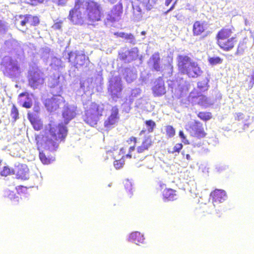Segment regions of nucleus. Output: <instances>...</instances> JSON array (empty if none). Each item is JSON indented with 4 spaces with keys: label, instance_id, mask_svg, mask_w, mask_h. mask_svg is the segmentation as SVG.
Instances as JSON below:
<instances>
[{
    "label": "nucleus",
    "instance_id": "1",
    "mask_svg": "<svg viewBox=\"0 0 254 254\" xmlns=\"http://www.w3.org/2000/svg\"><path fill=\"white\" fill-rule=\"evenodd\" d=\"M102 7L98 3L90 0H77L74 9L69 12V19L74 24L82 25L101 20Z\"/></svg>",
    "mask_w": 254,
    "mask_h": 254
},
{
    "label": "nucleus",
    "instance_id": "2",
    "mask_svg": "<svg viewBox=\"0 0 254 254\" xmlns=\"http://www.w3.org/2000/svg\"><path fill=\"white\" fill-rule=\"evenodd\" d=\"M50 136L47 137L45 141V148L51 152L57 150L59 143L64 140L67 134L66 127L59 125L56 128L51 127L49 130Z\"/></svg>",
    "mask_w": 254,
    "mask_h": 254
},
{
    "label": "nucleus",
    "instance_id": "3",
    "mask_svg": "<svg viewBox=\"0 0 254 254\" xmlns=\"http://www.w3.org/2000/svg\"><path fill=\"white\" fill-rule=\"evenodd\" d=\"M104 111L103 105L92 104L83 116L84 121L91 127L96 125Z\"/></svg>",
    "mask_w": 254,
    "mask_h": 254
},
{
    "label": "nucleus",
    "instance_id": "4",
    "mask_svg": "<svg viewBox=\"0 0 254 254\" xmlns=\"http://www.w3.org/2000/svg\"><path fill=\"white\" fill-rule=\"evenodd\" d=\"M68 62L74 64V70H69V75L71 77L75 76L74 73L75 68H77L78 66H81L85 64H87L89 63L88 58L86 57L84 53L82 51H75L74 52L71 51L68 53L67 58Z\"/></svg>",
    "mask_w": 254,
    "mask_h": 254
},
{
    "label": "nucleus",
    "instance_id": "5",
    "mask_svg": "<svg viewBox=\"0 0 254 254\" xmlns=\"http://www.w3.org/2000/svg\"><path fill=\"white\" fill-rule=\"evenodd\" d=\"M108 92L112 99L117 101L121 97L122 91V85L121 78L119 76H113L109 82Z\"/></svg>",
    "mask_w": 254,
    "mask_h": 254
},
{
    "label": "nucleus",
    "instance_id": "6",
    "mask_svg": "<svg viewBox=\"0 0 254 254\" xmlns=\"http://www.w3.org/2000/svg\"><path fill=\"white\" fill-rule=\"evenodd\" d=\"M1 65L5 74L10 76L16 75L18 70L17 64L9 56H5L1 62Z\"/></svg>",
    "mask_w": 254,
    "mask_h": 254
},
{
    "label": "nucleus",
    "instance_id": "7",
    "mask_svg": "<svg viewBox=\"0 0 254 254\" xmlns=\"http://www.w3.org/2000/svg\"><path fill=\"white\" fill-rule=\"evenodd\" d=\"M189 100L193 105H199L205 107L211 104L206 96L198 92L196 89H194L190 93Z\"/></svg>",
    "mask_w": 254,
    "mask_h": 254
},
{
    "label": "nucleus",
    "instance_id": "8",
    "mask_svg": "<svg viewBox=\"0 0 254 254\" xmlns=\"http://www.w3.org/2000/svg\"><path fill=\"white\" fill-rule=\"evenodd\" d=\"M29 85L33 89L37 88L44 83L43 73L38 69L29 71Z\"/></svg>",
    "mask_w": 254,
    "mask_h": 254
},
{
    "label": "nucleus",
    "instance_id": "9",
    "mask_svg": "<svg viewBox=\"0 0 254 254\" xmlns=\"http://www.w3.org/2000/svg\"><path fill=\"white\" fill-rule=\"evenodd\" d=\"M64 103V99L59 94H54L51 98L45 101V106L47 110L50 112L56 111Z\"/></svg>",
    "mask_w": 254,
    "mask_h": 254
},
{
    "label": "nucleus",
    "instance_id": "10",
    "mask_svg": "<svg viewBox=\"0 0 254 254\" xmlns=\"http://www.w3.org/2000/svg\"><path fill=\"white\" fill-rule=\"evenodd\" d=\"M188 130L191 136L197 138H202L205 135L202 124L198 122L191 123Z\"/></svg>",
    "mask_w": 254,
    "mask_h": 254
},
{
    "label": "nucleus",
    "instance_id": "11",
    "mask_svg": "<svg viewBox=\"0 0 254 254\" xmlns=\"http://www.w3.org/2000/svg\"><path fill=\"white\" fill-rule=\"evenodd\" d=\"M178 68L180 72L183 73L191 65L194 61L188 56L180 55L177 58Z\"/></svg>",
    "mask_w": 254,
    "mask_h": 254
},
{
    "label": "nucleus",
    "instance_id": "12",
    "mask_svg": "<svg viewBox=\"0 0 254 254\" xmlns=\"http://www.w3.org/2000/svg\"><path fill=\"white\" fill-rule=\"evenodd\" d=\"M76 107L73 105L66 104L64 105L62 111V116L64 123L67 125L76 115Z\"/></svg>",
    "mask_w": 254,
    "mask_h": 254
},
{
    "label": "nucleus",
    "instance_id": "13",
    "mask_svg": "<svg viewBox=\"0 0 254 254\" xmlns=\"http://www.w3.org/2000/svg\"><path fill=\"white\" fill-rule=\"evenodd\" d=\"M148 65L153 70L160 71L162 70L163 66L161 64V59L158 53H154L150 57Z\"/></svg>",
    "mask_w": 254,
    "mask_h": 254
},
{
    "label": "nucleus",
    "instance_id": "14",
    "mask_svg": "<svg viewBox=\"0 0 254 254\" xmlns=\"http://www.w3.org/2000/svg\"><path fill=\"white\" fill-rule=\"evenodd\" d=\"M138 50L137 48L134 47L130 50H127L119 54L120 58L125 63H130L135 60L138 57Z\"/></svg>",
    "mask_w": 254,
    "mask_h": 254
},
{
    "label": "nucleus",
    "instance_id": "15",
    "mask_svg": "<svg viewBox=\"0 0 254 254\" xmlns=\"http://www.w3.org/2000/svg\"><path fill=\"white\" fill-rule=\"evenodd\" d=\"M203 71L201 69L198 63L194 61L191 65L183 74H186L190 78H197L200 76Z\"/></svg>",
    "mask_w": 254,
    "mask_h": 254
},
{
    "label": "nucleus",
    "instance_id": "16",
    "mask_svg": "<svg viewBox=\"0 0 254 254\" xmlns=\"http://www.w3.org/2000/svg\"><path fill=\"white\" fill-rule=\"evenodd\" d=\"M123 12V6L122 3H119L114 6L111 11V14H108L106 19L111 22L118 21Z\"/></svg>",
    "mask_w": 254,
    "mask_h": 254
},
{
    "label": "nucleus",
    "instance_id": "17",
    "mask_svg": "<svg viewBox=\"0 0 254 254\" xmlns=\"http://www.w3.org/2000/svg\"><path fill=\"white\" fill-rule=\"evenodd\" d=\"M152 90L154 94L157 96H162L166 93L164 81L162 77H159L155 80Z\"/></svg>",
    "mask_w": 254,
    "mask_h": 254
},
{
    "label": "nucleus",
    "instance_id": "18",
    "mask_svg": "<svg viewBox=\"0 0 254 254\" xmlns=\"http://www.w3.org/2000/svg\"><path fill=\"white\" fill-rule=\"evenodd\" d=\"M18 47V43L17 41L13 39H10L6 40L0 50V56L5 52H10L13 50L17 49Z\"/></svg>",
    "mask_w": 254,
    "mask_h": 254
},
{
    "label": "nucleus",
    "instance_id": "19",
    "mask_svg": "<svg viewBox=\"0 0 254 254\" xmlns=\"http://www.w3.org/2000/svg\"><path fill=\"white\" fill-rule=\"evenodd\" d=\"M213 203H221L225 200L227 195L226 192L222 190L216 189L210 193Z\"/></svg>",
    "mask_w": 254,
    "mask_h": 254
},
{
    "label": "nucleus",
    "instance_id": "20",
    "mask_svg": "<svg viewBox=\"0 0 254 254\" xmlns=\"http://www.w3.org/2000/svg\"><path fill=\"white\" fill-rule=\"evenodd\" d=\"M59 77L52 78L48 82V86L51 88V92L53 95L59 94L62 89V86L60 84Z\"/></svg>",
    "mask_w": 254,
    "mask_h": 254
},
{
    "label": "nucleus",
    "instance_id": "21",
    "mask_svg": "<svg viewBox=\"0 0 254 254\" xmlns=\"http://www.w3.org/2000/svg\"><path fill=\"white\" fill-rule=\"evenodd\" d=\"M123 75L127 83H131L137 78L136 71L133 68H126L124 70Z\"/></svg>",
    "mask_w": 254,
    "mask_h": 254
},
{
    "label": "nucleus",
    "instance_id": "22",
    "mask_svg": "<svg viewBox=\"0 0 254 254\" xmlns=\"http://www.w3.org/2000/svg\"><path fill=\"white\" fill-rule=\"evenodd\" d=\"M207 22L202 21H196L193 25L192 32L194 36L200 35L206 29Z\"/></svg>",
    "mask_w": 254,
    "mask_h": 254
},
{
    "label": "nucleus",
    "instance_id": "23",
    "mask_svg": "<svg viewBox=\"0 0 254 254\" xmlns=\"http://www.w3.org/2000/svg\"><path fill=\"white\" fill-rule=\"evenodd\" d=\"M236 42V38L232 37L223 42H219L218 45L224 50L229 51L233 48L234 44Z\"/></svg>",
    "mask_w": 254,
    "mask_h": 254
},
{
    "label": "nucleus",
    "instance_id": "24",
    "mask_svg": "<svg viewBox=\"0 0 254 254\" xmlns=\"http://www.w3.org/2000/svg\"><path fill=\"white\" fill-rule=\"evenodd\" d=\"M232 32L229 29H222L219 31L217 35V44L220 42H223L228 39L231 36Z\"/></svg>",
    "mask_w": 254,
    "mask_h": 254
},
{
    "label": "nucleus",
    "instance_id": "25",
    "mask_svg": "<svg viewBox=\"0 0 254 254\" xmlns=\"http://www.w3.org/2000/svg\"><path fill=\"white\" fill-rule=\"evenodd\" d=\"M115 35L117 37L125 39L127 42H128L132 45H135L137 43V41L135 39L134 36L131 33H127L121 32L115 33Z\"/></svg>",
    "mask_w": 254,
    "mask_h": 254
},
{
    "label": "nucleus",
    "instance_id": "26",
    "mask_svg": "<svg viewBox=\"0 0 254 254\" xmlns=\"http://www.w3.org/2000/svg\"><path fill=\"white\" fill-rule=\"evenodd\" d=\"M129 240L136 245L143 244L144 241V236L139 232H134L130 234Z\"/></svg>",
    "mask_w": 254,
    "mask_h": 254
},
{
    "label": "nucleus",
    "instance_id": "27",
    "mask_svg": "<svg viewBox=\"0 0 254 254\" xmlns=\"http://www.w3.org/2000/svg\"><path fill=\"white\" fill-rule=\"evenodd\" d=\"M49 152L47 150L39 151V158L41 162L44 164H50L54 161L55 157L53 156H50L48 155Z\"/></svg>",
    "mask_w": 254,
    "mask_h": 254
},
{
    "label": "nucleus",
    "instance_id": "28",
    "mask_svg": "<svg viewBox=\"0 0 254 254\" xmlns=\"http://www.w3.org/2000/svg\"><path fill=\"white\" fill-rule=\"evenodd\" d=\"M209 79L205 77L201 81H199L197 83V88L199 90V92H204L208 90L209 88Z\"/></svg>",
    "mask_w": 254,
    "mask_h": 254
},
{
    "label": "nucleus",
    "instance_id": "29",
    "mask_svg": "<svg viewBox=\"0 0 254 254\" xmlns=\"http://www.w3.org/2000/svg\"><path fill=\"white\" fill-rule=\"evenodd\" d=\"M133 16L134 20H140L142 16L141 8L139 5L136 3H132Z\"/></svg>",
    "mask_w": 254,
    "mask_h": 254
},
{
    "label": "nucleus",
    "instance_id": "30",
    "mask_svg": "<svg viewBox=\"0 0 254 254\" xmlns=\"http://www.w3.org/2000/svg\"><path fill=\"white\" fill-rule=\"evenodd\" d=\"M163 198L168 200H174L176 199V190L171 189H166L163 192Z\"/></svg>",
    "mask_w": 254,
    "mask_h": 254
},
{
    "label": "nucleus",
    "instance_id": "31",
    "mask_svg": "<svg viewBox=\"0 0 254 254\" xmlns=\"http://www.w3.org/2000/svg\"><path fill=\"white\" fill-rule=\"evenodd\" d=\"M28 118L33 125L34 128L36 130H40L42 127V125L37 121L32 113H28Z\"/></svg>",
    "mask_w": 254,
    "mask_h": 254
},
{
    "label": "nucleus",
    "instance_id": "32",
    "mask_svg": "<svg viewBox=\"0 0 254 254\" xmlns=\"http://www.w3.org/2000/svg\"><path fill=\"white\" fill-rule=\"evenodd\" d=\"M244 84H247V88H246L247 90H250L253 88L254 85V69L253 70L252 75L250 76H248L246 79Z\"/></svg>",
    "mask_w": 254,
    "mask_h": 254
},
{
    "label": "nucleus",
    "instance_id": "33",
    "mask_svg": "<svg viewBox=\"0 0 254 254\" xmlns=\"http://www.w3.org/2000/svg\"><path fill=\"white\" fill-rule=\"evenodd\" d=\"M246 48V42H245L244 40L243 41H240L239 43L237 51L235 55L236 56L243 55Z\"/></svg>",
    "mask_w": 254,
    "mask_h": 254
},
{
    "label": "nucleus",
    "instance_id": "34",
    "mask_svg": "<svg viewBox=\"0 0 254 254\" xmlns=\"http://www.w3.org/2000/svg\"><path fill=\"white\" fill-rule=\"evenodd\" d=\"M118 120L119 119L116 117L115 118L110 116L104 123L105 127L107 128L112 127L113 126L115 125L118 122Z\"/></svg>",
    "mask_w": 254,
    "mask_h": 254
},
{
    "label": "nucleus",
    "instance_id": "35",
    "mask_svg": "<svg viewBox=\"0 0 254 254\" xmlns=\"http://www.w3.org/2000/svg\"><path fill=\"white\" fill-rule=\"evenodd\" d=\"M208 61L210 65L213 66L217 64H221L223 62V59L219 57H209Z\"/></svg>",
    "mask_w": 254,
    "mask_h": 254
},
{
    "label": "nucleus",
    "instance_id": "36",
    "mask_svg": "<svg viewBox=\"0 0 254 254\" xmlns=\"http://www.w3.org/2000/svg\"><path fill=\"white\" fill-rule=\"evenodd\" d=\"M141 90L139 88H135L132 89L131 92V94L129 97V102H132L134 98L139 96Z\"/></svg>",
    "mask_w": 254,
    "mask_h": 254
},
{
    "label": "nucleus",
    "instance_id": "37",
    "mask_svg": "<svg viewBox=\"0 0 254 254\" xmlns=\"http://www.w3.org/2000/svg\"><path fill=\"white\" fill-rule=\"evenodd\" d=\"M4 197L9 198L11 201H13L14 200V199L16 198V201L17 202L19 201L18 197L15 196V194L13 191H10L9 190H6L5 191Z\"/></svg>",
    "mask_w": 254,
    "mask_h": 254
},
{
    "label": "nucleus",
    "instance_id": "38",
    "mask_svg": "<svg viewBox=\"0 0 254 254\" xmlns=\"http://www.w3.org/2000/svg\"><path fill=\"white\" fill-rule=\"evenodd\" d=\"M12 174H15L14 171L8 166L3 167L0 171V175H11Z\"/></svg>",
    "mask_w": 254,
    "mask_h": 254
},
{
    "label": "nucleus",
    "instance_id": "39",
    "mask_svg": "<svg viewBox=\"0 0 254 254\" xmlns=\"http://www.w3.org/2000/svg\"><path fill=\"white\" fill-rule=\"evenodd\" d=\"M152 141L151 137L150 136H146L142 143V145L144 148L148 149V148L152 145Z\"/></svg>",
    "mask_w": 254,
    "mask_h": 254
},
{
    "label": "nucleus",
    "instance_id": "40",
    "mask_svg": "<svg viewBox=\"0 0 254 254\" xmlns=\"http://www.w3.org/2000/svg\"><path fill=\"white\" fill-rule=\"evenodd\" d=\"M145 124L147 127L148 132H152L153 131L154 127L156 126L155 122L152 120H148L145 122Z\"/></svg>",
    "mask_w": 254,
    "mask_h": 254
},
{
    "label": "nucleus",
    "instance_id": "41",
    "mask_svg": "<svg viewBox=\"0 0 254 254\" xmlns=\"http://www.w3.org/2000/svg\"><path fill=\"white\" fill-rule=\"evenodd\" d=\"M10 115L11 118L14 119V122L16 121V120L18 118V111L14 105L11 109Z\"/></svg>",
    "mask_w": 254,
    "mask_h": 254
},
{
    "label": "nucleus",
    "instance_id": "42",
    "mask_svg": "<svg viewBox=\"0 0 254 254\" xmlns=\"http://www.w3.org/2000/svg\"><path fill=\"white\" fill-rule=\"evenodd\" d=\"M28 18H29V23L31 25H36L39 23V19L37 16H33L31 15H28Z\"/></svg>",
    "mask_w": 254,
    "mask_h": 254
},
{
    "label": "nucleus",
    "instance_id": "43",
    "mask_svg": "<svg viewBox=\"0 0 254 254\" xmlns=\"http://www.w3.org/2000/svg\"><path fill=\"white\" fill-rule=\"evenodd\" d=\"M18 169L21 170H22L23 172H20L19 171L17 173V175H25L26 173H27V171H28V169L27 168V166L25 164H20L18 166Z\"/></svg>",
    "mask_w": 254,
    "mask_h": 254
},
{
    "label": "nucleus",
    "instance_id": "44",
    "mask_svg": "<svg viewBox=\"0 0 254 254\" xmlns=\"http://www.w3.org/2000/svg\"><path fill=\"white\" fill-rule=\"evenodd\" d=\"M111 114L110 116L116 117L119 119V109L117 106H113L111 109Z\"/></svg>",
    "mask_w": 254,
    "mask_h": 254
},
{
    "label": "nucleus",
    "instance_id": "45",
    "mask_svg": "<svg viewBox=\"0 0 254 254\" xmlns=\"http://www.w3.org/2000/svg\"><path fill=\"white\" fill-rule=\"evenodd\" d=\"M166 132L170 137H172L174 136L175 134V130L173 127L168 126L166 128Z\"/></svg>",
    "mask_w": 254,
    "mask_h": 254
},
{
    "label": "nucleus",
    "instance_id": "46",
    "mask_svg": "<svg viewBox=\"0 0 254 254\" xmlns=\"http://www.w3.org/2000/svg\"><path fill=\"white\" fill-rule=\"evenodd\" d=\"M7 30V25L6 23L0 20V34L4 33Z\"/></svg>",
    "mask_w": 254,
    "mask_h": 254
},
{
    "label": "nucleus",
    "instance_id": "47",
    "mask_svg": "<svg viewBox=\"0 0 254 254\" xmlns=\"http://www.w3.org/2000/svg\"><path fill=\"white\" fill-rule=\"evenodd\" d=\"M146 101L145 100L141 98H139L137 99L135 102V107L137 108L142 109Z\"/></svg>",
    "mask_w": 254,
    "mask_h": 254
},
{
    "label": "nucleus",
    "instance_id": "48",
    "mask_svg": "<svg viewBox=\"0 0 254 254\" xmlns=\"http://www.w3.org/2000/svg\"><path fill=\"white\" fill-rule=\"evenodd\" d=\"M198 117L201 120L207 121L210 119V115L209 113H205L203 112H200Z\"/></svg>",
    "mask_w": 254,
    "mask_h": 254
},
{
    "label": "nucleus",
    "instance_id": "49",
    "mask_svg": "<svg viewBox=\"0 0 254 254\" xmlns=\"http://www.w3.org/2000/svg\"><path fill=\"white\" fill-rule=\"evenodd\" d=\"M25 99L22 104V106L26 108H30L32 105V100L27 97H25Z\"/></svg>",
    "mask_w": 254,
    "mask_h": 254
},
{
    "label": "nucleus",
    "instance_id": "50",
    "mask_svg": "<svg viewBox=\"0 0 254 254\" xmlns=\"http://www.w3.org/2000/svg\"><path fill=\"white\" fill-rule=\"evenodd\" d=\"M124 164V159H122L119 160H116L114 162V167L117 169H120L121 168Z\"/></svg>",
    "mask_w": 254,
    "mask_h": 254
},
{
    "label": "nucleus",
    "instance_id": "51",
    "mask_svg": "<svg viewBox=\"0 0 254 254\" xmlns=\"http://www.w3.org/2000/svg\"><path fill=\"white\" fill-rule=\"evenodd\" d=\"M182 147L183 145L181 143L176 144V145L173 148V150L170 151V152L172 153H174L175 152L179 153L182 149Z\"/></svg>",
    "mask_w": 254,
    "mask_h": 254
},
{
    "label": "nucleus",
    "instance_id": "52",
    "mask_svg": "<svg viewBox=\"0 0 254 254\" xmlns=\"http://www.w3.org/2000/svg\"><path fill=\"white\" fill-rule=\"evenodd\" d=\"M43 51V55H42V58L44 59H47L49 58V53L50 50L49 48H45L42 49Z\"/></svg>",
    "mask_w": 254,
    "mask_h": 254
},
{
    "label": "nucleus",
    "instance_id": "53",
    "mask_svg": "<svg viewBox=\"0 0 254 254\" xmlns=\"http://www.w3.org/2000/svg\"><path fill=\"white\" fill-rule=\"evenodd\" d=\"M179 136L182 138V141L185 144H189V141L187 140L186 136L184 134V133L183 131L180 130L179 132Z\"/></svg>",
    "mask_w": 254,
    "mask_h": 254
},
{
    "label": "nucleus",
    "instance_id": "54",
    "mask_svg": "<svg viewBox=\"0 0 254 254\" xmlns=\"http://www.w3.org/2000/svg\"><path fill=\"white\" fill-rule=\"evenodd\" d=\"M53 2L61 6L65 5L67 1L66 0H53Z\"/></svg>",
    "mask_w": 254,
    "mask_h": 254
},
{
    "label": "nucleus",
    "instance_id": "55",
    "mask_svg": "<svg viewBox=\"0 0 254 254\" xmlns=\"http://www.w3.org/2000/svg\"><path fill=\"white\" fill-rule=\"evenodd\" d=\"M186 9H188L190 11L192 12H195L197 11L196 8L194 7V5H191L190 3H187L186 6Z\"/></svg>",
    "mask_w": 254,
    "mask_h": 254
},
{
    "label": "nucleus",
    "instance_id": "56",
    "mask_svg": "<svg viewBox=\"0 0 254 254\" xmlns=\"http://www.w3.org/2000/svg\"><path fill=\"white\" fill-rule=\"evenodd\" d=\"M28 15H25L24 16V19L20 21V24L22 26H25L26 23H29V18H28Z\"/></svg>",
    "mask_w": 254,
    "mask_h": 254
},
{
    "label": "nucleus",
    "instance_id": "57",
    "mask_svg": "<svg viewBox=\"0 0 254 254\" xmlns=\"http://www.w3.org/2000/svg\"><path fill=\"white\" fill-rule=\"evenodd\" d=\"M244 118V115L243 114L241 113H239L237 114V116L236 117V119L238 120V121H241L243 120Z\"/></svg>",
    "mask_w": 254,
    "mask_h": 254
},
{
    "label": "nucleus",
    "instance_id": "58",
    "mask_svg": "<svg viewBox=\"0 0 254 254\" xmlns=\"http://www.w3.org/2000/svg\"><path fill=\"white\" fill-rule=\"evenodd\" d=\"M61 22H57L53 26L55 29H60L61 28Z\"/></svg>",
    "mask_w": 254,
    "mask_h": 254
},
{
    "label": "nucleus",
    "instance_id": "59",
    "mask_svg": "<svg viewBox=\"0 0 254 254\" xmlns=\"http://www.w3.org/2000/svg\"><path fill=\"white\" fill-rule=\"evenodd\" d=\"M147 149H146V148H144L143 146L141 145V146L137 147V152L138 153H142L145 150H147Z\"/></svg>",
    "mask_w": 254,
    "mask_h": 254
},
{
    "label": "nucleus",
    "instance_id": "60",
    "mask_svg": "<svg viewBox=\"0 0 254 254\" xmlns=\"http://www.w3.org/2000/svg\"><path fill=\"white\" fill-rule=\"evenodd\" d=\"M226 168H227V167L226 166H221L216 167V169L218 170V172L220 173L221 172V171L225 170L226 169Z\"/></svg>",
    "mask_w": 254,
    "mask_h": 254
},
{
    "label": "nucleus",
    "instance_id": "61",
    "mask_svg": "<svg viewBox=\"0 0 254 254\" xmlns=\"http://www.w3.org/2000/svg\"><path fill=\"white\" fill-rule=\"evenodd\" d=\"M32 4L36 5L37 3L42 2L43 0H30Z\"/></svg>",
    "mask_w": 254,
    "mask_h": 254
},
{
    "label": "nucleus",
    "instance_id": "62",
    "mask_svg": "<svg viewBox=\"0 0 254 254\" xmlns=\"http://www.w3.org/2000/svg\"><path fill=\"white\" fill-rule=\"evenodd\" d=\"M172 69H173V67L172 66H169L168 67V70H169V72L168 73V74H169V76H171L172 75Z\"/></svg>",
    "mask_w": 254,
    "mask_h": 254
},
{
    "label": "nucleus",
    "instance_id": "63",
    "mask_svg": "<svg viewBox=\"0 0 254 254\" xmlns=\"http://www.w3.org/2000/svg\"><path fill=\"white\" fill-rule=\"evenodd\" d=\"M177 0H176L174 3L172 4V5L171 6V7L170 8V10H173L174 8H175V5L177 3Z\"/></svg>",
    "mask_w": 254,
    "mask_h": 254
},
{
    "label": "nucleus",
    "instance_id": "64",
    "mask_svg": "<svg viewBox=\"0 0 254 254\" xmlns=\"http://www.w3.org/2000/svg\"><path fill=\"white\" fill-rule=\"evenodd\" d=\"M173 0H166L165 1V5L166 6H168L171 2Z\"/></svg>",
    "mask_w": 254,
    "mask_h": 254
}]
</instances>
